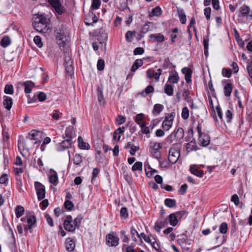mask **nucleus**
Listing matches in <instances>:
<instances>
[{
    "label": "nucleus",
    "instance_id": "obj_1",
    "mask_svg": "<svg viewBox=\"0 0 252 252\" xmlns=\"http://www.w3.org/2000/svg\"><path fill=\"white\" fill-rule=\"evenodd\" d=\"M32 26L37 32L45 36L49 35L51 32L50 20L45 15H35L33 18Z\"/></svg>",
    "mask_w": 252,
    "mask_h": 252
},
{
    "label": "nucleus",
    "instance_id": "obj_2",
    "mask_svg": "<svg viewBox=\"0 0 252 252\" xmlns=\"http://www.w3.org/2000/svg\"><path fill=\"white\" fill-rule=\"evenodd\" d=\"M81 220L82 218L81 217H76L75 219L72 220L71 216H67L63 222V226L65 230L68 232H74L76 228L79 227Z\"/></svg>",
    "mask_w": 252,
    "mask_h": 252
},
{
    "label": "nucleus",
    "instance_id": "obj_3",
    "mask_svg": "<svg viewBox=\"0 0 252 252\" xmlns=\"http://www.w3.org/2000/svg\"><path fill=\"white\" fill-rule=\"evenodd\" d=\"M237 20L240 23H245L247 20H252V11L249 6L244 4L240 8L237 15Z\"/></svg>",
    "mask_w": 252,
    "mask_h": 252
},
{
    "label": "nucleus",
    "instance_id": "obj_4",
    "mask_svg": "<svg viewBox=\"0 0 252 252\" xmlns=\"http://www.w3.org/2000/svg\"><path fill=\"white\" fill-rule=\"evenodd\" d=\"M184 136V129L181 127L176 128L166 138L167 142L176 144L182 139Z\"/></svg>",
    "mask_w": 252,
    "mask_h": 252
},
{
    "label": "nucleus",
    "instance_id": "obj_5",
    "mask_svg": "<svg viewBox=\"0 0 252 252\" xmlns=\"http://www.w3.org/2000/svg\"><path fill=\"white\" fill-rule=\"evenodd\" d=\"M196 130L198 135V142L199 144L204 147L207 146L210 142V136L202 132L200 124H198L196 127Z\"/></svg>",
    "mask_w": 252,
    "mask_h": 252
},
{
    "label": "nucleus",
    "instance_id": "obj_6",
    "mask_svg": "<svg viewBox=\"0 0 252 252\" xmlns=\"http://www.w3.org/2000/svg\"><path fill=\"white\" fill-rule=\"evenodd\" d=\"M175 117V112H174L165 114L164 120L161 125L164 130L168 131L172 127Z\"/></svg>",
    "mask_w": 252,
    "mask_h": 252
},
{
    "label": "nucleus",
    "instance_id": "obj_7",
    "mask_svg": "<svg viewBox=\"0 0 252 252\" xmlns=\"http://www.w3.org/2000/svg\"><path fill=\"white\" fill-rule=\"evenodd\" d=\"M34 188L39 200H42L45 197V187L40 182L36 181L34 183Z\"/></svg>",
    "mask_w": 252,
    "mask_h": 252
},
{
    "label": "nucleus",
    "instance_id": "obj_8",
    "mask_svg": "<svg viewBox=\"0 0 252 252\" xmlns=\"http://www.w3.org/2000/svg\"><path fill=\"white\" fill-rule=\"evenodd\" d=\"M119 238L114 232L107 234L106 236V243L109 246L116 247L119 244Z\"/></svg>",
    "mask_w": 252,
    "mask_h": 252
},
{
    "label": "nucleus",
    "instance_id": "obj_9",
    "mask_svg": "<svg viewBox=\"0 0 252 252\" xmlns=\"http://www.w3.org/2000/svg\"><path fill=\"white\" fill-rule=\"evenodd\" d=\"M180 157V151L175 148H171L168 152V158L170 162L175 164Z\"/></svg>",
    "mask_w": 252,
    "mask_h": 252
},
{
    "label": "nucleus",
    "instance_id": "obj_10",
    "mask_svg": "<svg viewBox=\"0 0 252 252\" xmlns=\"http://www.w3.org/2000/svg\"><path fill=\"white\" fill-rule=\"evenodd\" d=\"M162 69L160 68H158L157 71L153 68L149 69L146 71L147 77L149 79L154 78L157 82L159 81Z\"/></svg>",
    "mask_w": 252,
    "mask_h": 252
},
{
    "label": "nucleus",
    "instance_id": "obj_11",
    "mask_svg": "<svg viewBox=\"0 0 252 252\" xmlns=\"http://www.w3.org/2000/svg\"><path fill=\"white\" fill-rule=\"evenodd\" d=\"M54 33L57 39L60 40L63 39L65 37L63 26L62 25H58L55 28Z\"/></svg>",
    "mask_w": 252,
    "mask_h": 252
},
{
    "label": "nucleus",
    "instance_id": "obj_12",
    "mask_svg": "<svg viewBox=\"0 0 252 252\" xmlns=\"http://www.w3.org/2000/svg\"><path fill=\"white\" fill-rule=\"evenodd\" d=\"M72 144V140L66 138L57 145V151L61 152L68 149L71 147Z\"/></svg>",
    "mask_w": 252,
    "mask_h": 252
},
{
    "label": "nucleus",
    "instance_id": "obj_13",
    "mask_svg": "<svg viewBox=\"0 0 252 252\" xmlns=\"http://www.w3.org/2000/svg\"><path fill=\"white\" fill-rule=\"evenodd\" d=\"M98 21L97 16L92 12L89 13L88 18H85V23L86 25L93 26L94 23H96Z\"/></svg>",
    "mask_w": 252,
    "mask_h": 252
},
{
    "label": "nucleus",
    "instance_id": "obj_14",
    "mask_svg": "<svg viewBox=\"0 0 252 252\" xmlns=\"http://www.w3.org/2000/svg\"><path fill=\"white\" fill-rule=\"evenodd\" d=\"M189 171L191 174L199 178L202 177L204 175L203 171L199 169L197 167V165L195 164L191 165L190 166Z\"/></svg>",
    "mask_w": 252,
    "mask_h": 252
},
{
    "label": "nucleus",
    "instance_id": "obj_15",
    "mask_svg": "<svg viewBox=\"0 0 252 252\" xmlns=\"http://www.w3.org/2000/svg\"><path fill=\"white\" fill-rule=\"evenodd\" d=\"M163 109L164 106L163 105L159 103L156 104L153 106L152 114L154 117L158 116L160 114Z\"/></svg>",
    "mask_w": 252,
    "mask_h": 252
},
{
    "label": "nucleus",
    "instance_id": "obj_16",
    "mask_svg": "<svg viewBox=\"0 0 252 252\" xmlns=\"http://www.w3.org/2000/svg\"><path fill=\"white\" fill-rule=\"evenodd\" d=\"M182 72L185 74V79L188 83L191 82V75L192 71L191 69L188 67H184L182 69Z\"/></svg>",
    "mask_w": 252,
    "mask_h": 252
},
{
    "label": "nucleus",
    "instance_id": "obj_17",
    "mask_svg": "<svg viewBox=\"0 0 252 252\" xmlns=\"http://www.w3.org/2000/svg\"><path fill=\"white\" fill-rule=\"evenodd\" d=\"M23 85L24 86V92L26 94L30 93L32 88L35 86L34 83L32 81L24 82Z\"/></svg>",
    "mask_w": 252,
    "mask_h": 252
},
{
    "label": "nucleus",
    "instance_id": "obj_18",
    "mask_svg": "<svg viewBox=\"0 0 252 252\" xmlns=\"http://www.w3.org/2000/svg\"><path fill=\"white\" fill-rule=\"evenodd\" d=\"M84 159H85V158H83L82 155L80 154H76L73 157L72 160L74 164L77 167H80L83 163Z\"/></svg>",
    "mask_w": 252,
    "mask_h": 252
},
{
    "label": "nucleus",
    "instance_id": "obj_19",
    "mask_svg": "<svg viewBox=\"0 0 252 252\" xmlns=\"http://www.w3.org/2000/svg\"><path fill=\"white\" fill-rule=\"evenodd\" d=\"M13 104L12 98L9 96L4 95L3 96V105L4 107L7 110H10Z\"/></svg>",
    "mask_w": 252,
    "mask_h": 252
},
{
    "label": "nucleus",
    "instance_id": "obj_20",
    "mask_svg": "<svg viewBox=\"0 0 252 252\" xmlns=\"http://www.w3.org/2000/svg\"><path fill=\"white\" fill-rule=\"evenodd\" d=\"M62 1H61L52 5L56 13L59 15H62L65 12V9L62 5Z\"/></svg>",
    "mask_w": 252,
    "mask_h": 252
},
{
    "label": "nucleus",
    "instance_id": "obj_21",
    "mask_svg": "<svg viewBox=\"0 0 252 252\" xmlns=\"http://www.w3.org/2000/svg\"><path fill=\"white\" fill-rule=\"evenodd\" d=\"M66 249L69 252H72L75 248V242L73 239L68 238L65 240Z\"/></svg>",
    "mask_w": 252,
    "mask_h": 252
},
{
    "label": "nucleus",
    "instance_id": "obj_22",
    "mask_svg": "<svg viewBox=\"0 0 252 252\" xmlns=\"http://www.w3.org/2000/svg\"><path fill=\"white\" fill-rule=\"evenodd\" d=\"M74 131L72 126H68L66 127L65 130V136H63V138L68 139L72 140L73 138L74 137Z\"/></svg>",
    "mask_w": 252,
    "mask_h": 252
},
{
    "label": "nucleus",
    "instance_id": "obj_23",
    "mask_svg": "<svg viewBox=\"0 0 252 252\" xmlns=\"http://www.w3.org/2000/svg\"><path fill=\"white\" fill-rule=\"evenodd\" d=\"M233 90V85L231 83L227 82L224 86V94L225 96L231 95Z\"/></svg>",
    "mask_w": 252,
    "mask_h": 252
},
{
    "label": "nucleus",
    "instance_id": "obj_24",
    "mask_svg": "<svg viewBox=\"0 0 252 252\" xmlns=\"http://www.w3.org/2000/svg\"><path fill=\"white\" fill-rule=\"evenodd\" d=\"M186 149L188 153L197 150L198 148L195 141H191L188 143L186 145Z\"/></svg>",
    "mask_w": 252,
    "mask_h": 252
},
{
    "label": "nucleus",
    "instance_id": "obj_25",
    "mask_svg": "<svg viewBox=\"0 0 252 252\" xmlns=\"http://www.w3.org/2000/svg\"><path fill=\"white\" fill-rule=\"evenodd\" d=\"M78 146L81 149L89 150L90 148V146L88 143L85 142L81 136H79L78 138Z\"/></svg>",
    "mask_w": 252,
    "mask_h": 252
},
{
    "label": "nucleus",
    "instance_id": "obj_26",
    "mask_svg": "<svg viewBox=\"0 0 252 252\" xmlns=\"http://www.w3.org/2000/svg\"><path fill=\"white\" fill-rule=\"evenodd\" d=\"M49 180L50 183L53 184L54 186L57 185L58 184V177L56 171L53 170L51 172Z\"/></svg>",
    "mask_w": 252,
    "mask_h": 252
},
{
    "label": "nucleus",
    "instance_id": "obj_27",
    "mask_svg": "<svg viewBox=\"0 0 252 252\" xmlns=\"http://www.w3.org/2000/svg\"><path fill=\"white\" fill-rule=\"evenodd\" d=\"M169 224L172 226H175L178 224V219L175 213H172L168 216Z\"/></svg>",
    "mask_w": 252,
    "mask_h": 252
},
{
    "label": "nucleus",
    "instance_id": "obj_28",
    "mask_svg": "<svg viewBox=\"0 0 252 252\" xmlns=\"http://www.w3.org/2000/svg\"><path fill=\"white\" fill-rule=\"evenodd\" d=\"M130 234H131V238L133 241H134L135 242H137V238H138L140 239L141 242H142V240L140 238V236L139 233H138L137 230L134 228V227L133 226H132L130 228Z\"/></svg>",
    "mask_w": 252,
    "mask_h": 252
},
{
    "label": "nucleus",
    "instance_id": "obj_29",
    "mask_svg": "<svg viewBox=\"0 0 252 252\" xmlns=\"http://www.w3.org/2000/svg\"><path fill=\"white\" fill-rule=\"evenodd\" d=\"M179 80V76L177 72H174L172 75H170L168 79V81L172 84H177Z\"/></svg>",
    "mask_w": 252,
    "mask_h": 252
},
{
    "label": "nucleus",
    "instance_id": "obj_30",
    "mask_svg": "<svg viewBox=\"0 0 252 252\" xmlns=\"http://www.w3.org/2000/svg\"><path fill=\"white\" fill-rule=\"evenodd\" d=\"M177 13L180 22L182 24H185L186 23L187 18L184 10L178 9L177 10Z\"/></svg>",
    "mask_w": 252,
    "mask_h": 252
},
{
    "label": "nucleus",
    "instance_id": "obj_31",
    "mask_svg": "<svg viewBox=\"0 0 252 252\" xmlns=\"http://www.w3.org/2000/svg\"><path fill=\"white\" fill-rule=\"evenodd\" d=\"M143 64V62L141 59H137L136 60L131 68V71L132 72H135L139 67L141 66Z\"/></svg>",
    "mask_w": 252,
    "mask_h": 252
},
{
    "label": "nucleus",
    "instance_id": "obj_32",
    "mask_svg": "<svg viewBox=\"0 0 252 252\" xmlns=\"http://www.w3.org/2000/svg\"><path fill=\"white\" fill-rule=\"evenodd\" d=\"M150 150L159 151L162 148V145L160 143L156 142H150Z\"/></svg>",
    "mask_w": 252,
    "mask_h": 252
},
{
    "label": "nucleus",
    "instance_id": "obj_33",
    "mask_svg": "<svg viewBox=\"0 0 252 252\" xmlns=\"http://www.w3.org/2000/svg\"><path fill=\"white\" fill-rule=\"evenodd\" d=\"M11 44V40L8 36H4L0 41V45L3 48H6Z\"/></svg>",
    "mask_w": 252,
    "mask_h": 252
},
{
    "label": "nucleus",
    "instance_id": "obj_34",
    "mask_svg": "<svg viewBox=\"0 0 252 252\" xmlns=\"http://www.w3.org/2000/svg\"><path fill=\"white\" fill-rule=\"evenodd\" d=\"M27 222L29 228L32 229L36 222L35 216L34 215H30L27 218Z\"/></svg>",
    "mask_w": 252,
    "mask_h": 252
},
{
    "label": "nucleus",
    "instance_id": "obj_35",
    "mask_svg": "<svg viewBox=\"0 0 252 252\" xmlns=\"http://www.w3.org/2000/svg\"><path fill=\"white\" fill-rule=\"evenodd\" d=\"M150 37L151 39H155L158 42H163L165 40L164 36L160 33L158 34H152Z\"/></svg>",
    "mask_w": 252,
    "mask_h": 252
},
{
    "label": "nucleus",
    "instance_id": "obj_36",
    "mask_svg": "<svg viewBox=\"0 0 252 252\" xmlns=\"http://www.w3.org/2000/svg\"><path fill=\"white\" fill-rule=\"evenodd\" d=\"M24 208L21 205H18L15 208V215L17 218L21 217L24 213Z\"/></svg>",
    "mask_w": 252,
    "mask_h": 252
},
{
    "label": "nucleus",
    "instance_id": "obj_37",
    "mask_svg": "<svg viewBox=\"0 0 252 252\" xmlns=\"http://www.w3.org/2000/svg\"><path fill=\"white\" fill-rule=\"evenodd\" d=\"M154 91V87L151 85H149L145 88L144 91H142L140 94L142 96L145 97L146 95L149 94L150 93H153Z\"/></svg>",
    "mask_w": 252,
    "mask_h": 252
},
{
    "label": "nucleus",
    "instance_id": "obj_38",
    "mask_svg": "<svg viewBox=\"0 0 252 252\" xmlns=\"http://www.w3.org/2000/svg\"><path fill=\"white\" fill-rule=\"evenodd\" d=\"M39 131L36 130H32L29 134V137L31 140H35V143L37 142V136L39 135Z\"/></svg>",
    "mask_w": 252,
    "mask_h": 252
},
{
    "label": "nucleus",
    "instance_id": "obj_39",
    "mask_svg": "<svg viewBox=\"0 0 252 252\" xmlns=\"http://www.w3.org/2000/svg\"><path fill=\"white\" fill-rule=\"evenodd\" d=\"M145 172L148 177L152 176L155 173L158 172L157 170L152 169L149 164L147 166L145 165Z\"/></svg>",
    "mask_w": 252,
    "mask_h": 252
},
{
    "label": "nucleus",
    "instance_id": "obj_40",
    "mask_svg": "<svg viewBox=\"0 0 252 252\" xmlns=\"http://www.w3.org/2000/svg\"><path fill=\"white\" fill-rule=\"evenodd\" d=\"M36 158L35 157V158H34V167H35L39 171H41L42 168L44 165L43 162L40 158H38L37 160H36Z\"/></svg>",
    "mask_w": 252,
    "mask_h": 252
},
{
    "label": "nucleus",
    "instance_id": "obj_41",
    "mask_svg": "<svg viewBox=\"0 0 252 252\" xmlns=\"http://www.w3.org/2000/svg\"><path fill=\"white\" fill-rule=\"evenodd\" d=\"M165 206L169 208H173L176 205V201L170 198H166L164 200Z\"/></svg>",
    "mask_w": 252,
    "mask_h": 252
},
{
    "label": "nucleus",
    "instance_id": "obj_42",
    "mask_svg": "<svg viewBox=\"0 0 252 252\" xmlns=\"http://www.w3.org/2000/svg\"><path fill=\"white\" fill-rule=\"evenodd\" d=\"M164 92L169 96L172 95L173 94V87L170 84H166L164 87Z\"/></svg>",
    "mask_w": 252,
    "mask_h": 252
},
{
    "label": "nucleus",
    "instance_id": "obj_43",
    "mask_svg": "<svg viewBox=\"0 0 252 252\" xmlns=\"http://www.w3.org/2000/svg\"><path fill=\"white\" fill-rule=\"evenodd\" d=\"M228 231V225L226 222H222L219 226L220 233L225 234Z\"/></svg>",
    "mask_w": 252,
    "mask_h": 252
},
{
    "label": "nucleus",
    "instance_id": "obj_44",
    "mask_svg": "<svg viewBox=\"0 0 252 252\" xmlns=\"http://www.w3.org/2000/svg\"><path fill=\"white\" fill-rule=\"evenodd\" d=\"M179 220H181L184 217H186L188 214L187 210H183L175 213Z\"/></svg>",
    "mask_w": 252,
    "mask_h": 252
},
{
    "label": "nucleus",
    "instance_id": "obj_45",
    "mask_svg": "<svg viewBox=\"0 0 252 252\" xmlns=\"http://www.w3.org/2000/svg\"><path fill=\"white\" fill-rule=\"evenodd\" d=\"M68 64H65V70L66 72L69 75H71L73 73V67L72 66V63L70 62H67Z\"/></svg>",
    "mask_w": 252,
    "mask_h": 252
},
{
    "label": "nucleus",
    "instance_id": "obj_46",
    "mask_svg": "<svg viewBox=\"0 0 252 252\" xmlns=\"http://www.w3.org/2000/svg\"><path fill=\"white\" fill-rule=\"evenodd\" d=\"M162 118H158V119H155L152 120V121L150 123V125L149 126V127L151 128V130L152 131L153 129L157 126L159 123H160V121L161 120Z\"/></svg>",
    "mask_w": 252,
    "mask_h": 252
},
{
    "label": "nucleus",
    "instance_id": "obj_47",
    "mask_svg": "<svg viewBox=\"0 0 252 252\" xmlns=\"http://www.w3.org/2000/svg\"><path fill=\"white\" fill-rule=\"evenodd\" d=\"M4 92L6 94H12L14 93L13 86L12 85H6L4 88Z\"/></svg>",
    "mask_w": 252,
    "mask_h": 252
},
{
    "label": "nucleus",
    "instance_id": "obj_48",
    "mask_svg": "<svg viewBox=\"0 0 252 252\" xmlns=\"http://www.w3.org/2000/svg\"><path fill=\"white\" fill-rule=\"evenodd\" d=\"M121 238L123 242L128 243L129 239L127 235H126V231L125 230H122L120 231Z\"/></svg>",
    "mask_w": 252,
    "mask_h": 252
},
{
    "label": "nucleus",
    "instance_id": "obj_49",
    "mask_svg": "<svg viewBox=\"0 0 252 252\" xmlns=\"http://www.w3.org/2000/svg\"><path fill=\"white\" fill-rule=\"evenodd\" d=\"M144 114L143 113H139L136 115V116L135 117L134 121L137 124H138V123H140V122H144Z\"/></svg>",
    "mask_w": 252,
    "mask_h": 252
},
{
    "label": "nucleus",
    "instance_id": "obj_50",
    "mask_svg": "<svg viewBox=\"0 0 252 252\" xmlns=\"http://www.w3.org/2000/svg\"><path fill=\"white\" fill-rule=\"evenodd\" d=\"M182 118L184 120H187L189 117V110L188 107H185L182 109Z\"/></svg>",
    "mask_w": 252,
    "mask_h": 252
},
{
    "label": "nucleus",
    "instance_id": "obj_51",
    "mask_svg": "<svg viewBox=\"0 0 252 252\" xmlns=\"http://www.w3.org/2000/svg\"><path fill=\"white\" fill-rule=\"evenodd\" d=\"M64 207L68 211H71L74 208V204L69 200H66L64 203Z\"/></svg>",
    "mask_w": 252,
    "mask_h": 252
},
{
    "label": "nucleus",
    "instance_id": "obj_52",
    "mask_svg": "<svg viewBox=\"0 0 252 252\" xmlns=\"http://www.w3.org/2000/svg\"><path fill=\"white\" fill-rule=\"evenodd\" d=\"M101 4L100 0H93L91 8L93 10H96L99 8Z\"/></svg>",
    "mask_w": 252,
    "mask_h": 252
},
{
    "label": "nucleus",
    "instance_id": "obj_53",
    "mask_svg": "<svg viewBox=\"0 0 252 252\" xmlns=\"http://www.w3.org/2000/svg\"><path fill=\"white\" fill-rule=\"evenodd\" d=\"M221 73L223 77L230 78L232 75V71L230 69L223 68L222 69Z\"/></svg>",
    "mask_w": 252,
    "mask_h": 252
},
{
    "label": "nucleus",
    "instance_id": "obj_54",
    "mask_svg": "<svg viewBox=\"0 0 252 252\" xmlns=\"http://www.w3.org/2000/svg\"><path fill=\"white\" fill-rule=\"evenodd\" d=\"M142 169V163L140 161L136 162L132 167V171H141Z\"/></svg>",
    "mask_w": 252,
    "mask_h": 252
},
{
    "label": "nucleus",
    "instance_id": "obj_55",
    "mask_svg": "<svg viewBox=\"0 0 252 252\" xmlns=\"http://www.w3.org/2000/svg\"><path fill=\"white\" fill-rule=\"evenodd\" d=\"M105 66L104 61L103 59H99L97 63V68L98 70L101 71L104 69Z\"/></svg>",
    "mask_w": 252,
    "mask_h": 252
},
{
    "label": "nucleus",
    "instance_id": "obj_56",
    "mask_svg": "<svg viewBox=\"0 0 252 252\" xmlns=\"http://www.w3.org/2000/svg\"><path fill=\"white\" fill-rule=\"evenodd\" d=\"M116 121L119 125H121L126 122V118L124 116L119 115L117 117Z\"/></svg>",
    "mask_w": 252,
    "mask_h": 252
},
{
    "label": "nucleus",
    "instance_id": "obj_57",
    "mask_svg": "<svg viewBox=\"0 0 252 252\" xmlns=\"http://www.w3.org/2000/svg\"><path fill=\"white\" fill-rule=\"evenodd\" d=\"M225 115L227 122L230 123L233 118L232 112L230 110H227L225 112Z\"/></svg>",
    "mask_w": 252,
    "mask_h": 252
},
{
    "label": "nucleus",
    "instance_id": "obj_58",
    "mask_svg": "<svg viewBox=\"0 0 252 252\" xmlns=\"http://www.w3.org/2000/svg\"><path fill=\"white\" fill-rule=\"evenodd\" d=\"M33 41L38 47H41L42 46L41 38L39 36H35L33 38Z\"/></svg>",
    "mask_w": 252,
    "mask_h": 252
},
{
    "label": "nucleus",
    "instance_id": "obj_59",
    "mask_svg": "<svg viewBox=\"0 0 252 252\" xmlns=\"http://www.w3.org/2000/svg\"><path fill=\"white\" fill-rule=\"evenodd\" d=\"M211 9L210 7H206L204 9V14L208 20L211 18Z\"/></svg>",
    "mask_w": 252,
    "mask_h": 252
},
{
    "label": "nucleus",
    "instance_id": "obj_60",
    "mask_svg": "<svg viewBox=\"0 0 252 252\" xmlns=\"http://www.w3.org/2000/svg\"><path fill=\"white\" fill-rule=\"evenodd\" d=\"M133 33H135V32H131L130 31H128L126 32V38L128 42L131 41Z\"/></svg>",
    "mask_w": 252,
    "mask_h": 252
},
{
    "label": "nucleus",
    "instance_id": "obj_61",
    "mask_svg": "<svg viewBox=\"0 0 252 252\" xmlns=\"http://www.w3.org/2000/svg\"><path fill=\"white\" fill-rule=\"evenodd\" d=\"M247 69L249 76L252 78V61L248 62Z\"/></svg>",
    "mask_w": 252,
    "mask_h": 252
},
{
    "label": "nucleus",
    "instance_id": "obj_62",
    "mask_svg": "<svg viewBox=\"0 0 252 252\" xmlns=\"http://www.w3.org/2000/svg\"><path fill=\"white\" fill-rule=\"evenodd\" d=\"M63 114L58 110H55L52 114V118L55 120H58L60 118V116L62 115Z\"/></svg>",
    "mask_w": 252,
    "mask_h": 252
},
{
    "label": "nucleus",
    "instance_id": "obj_63",
    "mask_svg": "<svg viewBox=\"0 0 252 252\" xmlns=\"http://www.w3.org/2000/svg\"><path fill=\"white\" fill-rule=\"evenodd\" d=\"M46 97V94L43 92H39L37 95V98L40 102L45 101Z\"/></svg>",
    "mask_w": 252,
    "mask_h": 252
},
{
    "label": "nucleus",
    "instance_id": "obj_64",
    "mask_svg": "<svg viewBox=\"0 0 252 252\" xmlns=\"http://www.w3.org/2000/svg\"><path fill=\"white\" fill-rule=\"evenodd\" d=\"M170 64H171V63H170V60H169V58H166L164 60L163 63V64L162 65V66L163 69H166L168 67H169Z\"/></svg>",
    "mask_w": 252,
    "mask_h": 252
}]
</instances>
